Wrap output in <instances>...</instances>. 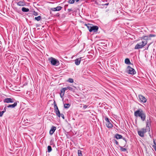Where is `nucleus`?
Segmentation results:
<instances>
[{"label":"nucleus","mask_w":156,"mask_h":156,"mask_svg":"<svg viewBox=\"0 0 156 156\" xmlns=\"http://www.w3.org/2000/svg\"><path fill=\"white\" fill-rule=\"evenodd\" d=\"M68 81L69 83H73V79H72V78H69L68 80Z\"/></svg>","instance_id":"bb28decb"},{"label":"nucleus","mask_w":156,"mask_h":156,"mask_svg":"<svg viewBox=\"0 0 156 156\" xmlns=\"http://www.w3.org/2000/svg\"><path fill=\"white\" fill-rule=\"evenodd\" d=\"M76 2H78L79 1V0H75Z\"/></svg>","instance_id":"a18cd8bd"},{"label":"nucleus","mask_w":156,"mask_h":156,"mask_svg":"<svg viewBox=\"0 0 156 156\" xmlns=\"http://www.w3.org/2000/svg\"><path fill=\"white\" fill-rule=\"evenodd\" d=\"M98 27L97 26H93L92 25V28L90 29V32L93 31L94 32H96L98 31Z\"/></svg>","instance_id":"6e6552de"},{"label":"nucleus","mask_w":156,"mask_h":156,"mask_svg":"<svg viewBox=\"0 0 156 156\" xmlns=\"http://www.w3.org/2000/svg\"><path fill=\"white\" fill-rule=\"evenodd\" d=\"M153 142L154 143V144L156 145V144L155 143V141H154V140Z\"/></svg>","instance_id":"a19ab883"},{"label":"nucleus","mask_w":156,"mask_h":156,"mask_svg":"<svg viewBox=\"0 0 156 156\" xmlns=\"http://www.w3.org/2000/svg\"><path fill=\"white\" fill-rule=\"evenodd\" d=\"M85 25L87 27V28L90 31V29H91L92 28V24H85Z\"/></svg>","instance_id":"6ab92c4d"},{"label":"nucleus","mask_w":156,"mask_h":156,"mask_svg":"<svg viewBox=\"0 0 156 156\" xmlns=\"http://www.w3.org/2000/svg\"><path fill=\"white\" fill-rule=\"evenodd\" d=\"M70 106V105L69 104H66L64 105V108H69Z\"/></svg>","instance_id":"5701e85b"},{"label":"nucleus","mask_w":156,"mask_h":156,"mask_svg":"<svg viewBox=\"0 0 156 156\" xmlns=\"http://www.w3.org/2000/svg\"><path fill=\"white\" fill-rule=\"evenodd\" d=\"M150 45V44H149V45H148V46L147 48V49H147L148 48V47H149V45Z\"/></svg>","instance_id":"c03bdc74"},{"label":"nucleus","mask_w":156,"mask_h":156,"mask_svg":"<svg viewBox=\"0 0 156 156\" xmlns=\"http://www.w3.org/2000/svg\"><path fill=\"white\" fill-rule=\"evenodd\" d=\"M126 71V73L132 75L135 74L136 73V72L135 69L130 67L129 66H127Z\"/></svg>","instance_id":"39448f33"},{"label":"nucleus","mask_w":156,"mask_h":156,"mask_svg":"<svg viewBox=\"0 0 156 156\" xmlns=\"http://www.w3.org/2000/svg\"><path fill=\"white\" fill-rule=\"evenodd\" d=\"M114 137L117 139H119L122 138V136L121 135L117 133L115 135Z\"/></svg>","instance_id":"4468645a"},{"label":"nucleus","mask_w":156,"mask_h":156,"mask_svg":"<svg viewBox=\"0 0 156 156\" xmlns=\"http://www.w3.org/2000/svg\"><path fill=\"white\" fill-rule=\"evenodd\" d=\"M60 116H61L62 117L63 119H65V117H64V115L63 114H60Z\"/></svg>","instance_id":"473e14b6"},{"label":"nucleus","mask_w":156,"mask_h":156,"mask_svg":"<svg viewBox=\"0 0 156 156\" xmlns=\"http://www.w3.org/2000/svg\"><path fill=\"white\" fill-rule=\"evenodd\" d=\"M147 36H143L141 37V42L138 43L135 46V49H138L142 48L145 46L147 44V41L148 40V37Z\"/></svg>","instance_id":"f257e3e1"},{"label":"nucleus","mask_w":156,"mask_h":156,"mask_svg":"<svg viewBox=\"0 0 156 156\" xmlns=\"http://www.w3.org/2000/svg\"><path fill=\"white\" fill-rule=\"evenodd\" d=\"M138 98L142 102L145 103L147 101V99L146 98L142 95H139Z\"/></svg>","instance_id":"423d86ee"},{"label":"nucleus","mask_w":156,"mask_h":156,"mask_svg":"<svg viewBox=\"0 0 156 156\" xmlns=\"http://www.w3.org/2000/svg\"><path fill=\"white\" fill-rule=\"evenodd\" d=\"M17 105V103L16 102L14 103L12 105H9L7 106V108H14Z\"/></svg>","instance_id":"dca6fc26"},{"label":"nucleus","mask_w":156,"mask_h":156,"mask_svg":"<svg viewBox=\"0 0 156 156\" xmlns=\"http://www.w3.org/2000/svg\"><path fill=\"white\" fill-rule=\"evenodd\" d=\"M155 36V35L150 34L149 36H147L149 37H148V40L151 39L150 37H154Z\"/></svg>","instance_id":"a878e982"},{"label":"nucleus","mask_w":156,"mask_h":156,"mask_svg":"<svg viewBox=\"0 0 156 156\" xmlns=\"http://www.w3.org/2000/svg\"><path fill=\"white\" fill-rule=\"evenodd\" d=\"M105 120L106 121V123L110 122L108 118H105Z\"/></svg>","instance_id":"2f4dec72"},{"label":"nucleus","mask_w":156,"mask_h":156,"mask_svg":"<svg viewBox=\"0 0 156 156\" xmlns=\"http://www.w3.org/2000/svg\"><path fill=\"white\" fill-rule=\"evenodd\" d=\"M66 88V90H71V91H73V88H72V87H65Z\"/></svg>","instance_id":"412c9836"},{"label":"nucleus","mask_w":156,"mask_h":156,"mask_svg":"<svg viewBox=\"0 0 156 156\" xmlns=\"http://www.w3.org/2000/svg\"><path fill=\"white\" fill-rule=\"evenodd\" d=\"M16 4L18 6H23L26 5V3L24 0L20 1L17 2Z\"/></svg>","instance_id":"0eeeda50"},{"label":"nucleus","mask_w":156,"mask_h":156,"mask_svg":"<svg viewBox=\"0 0 156 156\" xmlns=\"http://www.w3.org/2000/svg\"><path fill=\"white\" fill-rule=\"evenodd\" d=\"M56 129V127L55 126H52L49 131L50 135H52L55 132Z\"/></svg>","instance_id":"f8f14e48"},{"label":"nucleus","mask_w":156,"mask_h":156,"mask_svg":"<svg viewBox=\"0 0 156 156\" xmlns=\"http://www.w3.org/2000/svg\"><path fill=\"white\" fill-rule=\"evenodd\" d=\"M82 58L80 57L75 60V63L76 65H78L80 64Z\"/></svg>","instance_id":"ddd939ff"},{"label":"nucleus","mask_w":156,"mask_h":156,"mask_svg":"<svg viewBox=\"0 0 156 156\" xmlns=\"http://www.w3.org/2000/svg\"><path fill=\"white\" fill-rule=\"evenodd\" d=\"M62 8L61 6H58L55 8H52L51 9V10L53 11H59Z\"/></svg>","instance_id":"9d476101"},{"label":"nucleus","mask_w":156,"mask_h":156,"mask_svg":"<svg viewBox=\"0 0 156 156\" xmlns=\"http://www.w3.org/2000/svg\"><path fill=\"white\" fill-rule=\"evenodd\" d=\"M49 60L51 62L52 65L55 66H57L59 65V62L58 60L52 57L49 58Z\"/></svg>","instance_id":"20e7f679"},{"label":"nucleus","mask_w":156,"mask_h":156,"mask_svg":"<svg viewBox=\"0 0 156 156\" xmlns=\"http://www.w3.org/2000/svg\"><path fill=\"white\" fill-rule=\"evenodd\" d=\"M87 106L86 105H84L83 106V108L85 109L86 108H87Z\"/></svg>","instance_id":"72a5a7b5"},{"label":"nucleus","mask_w":156,"mask_h":156,"mask_svg":"<svg viewBox=\"0 0 156 156\" xmlns=\"http://www.w3.org/2000/svg\"><path fill=\"white\" fill-rule=\"evenodd\" d=\"M125 63L127 64H131V62L129 59L128 58H126L125 59Z\"/></svg>","instance_id":"aec40b11"},{"label":"nucleus","mask_w":156,"mask_h":156,"mask_svg":"<svg viewBox=\"0 0 156 156\" xmlns=\"http://www.w3.org/2000/svg\"><path fill=\"white\" fill-rule=\"evenodd\" d=\"M22 10L24 12H27L29 11V9L25 7H23L22 9Z\"/></svg>","instance_id":"a211bd4d"},{"label":"nucleus","mask_w":156,"mask_h":156,"mask_svg":"<svg viewBox=\"0 0 156 156\" xmlns=\"http://www.w3.org/2000/svg\"><path fill=\"white\" fill-rule=\"evenodd\" d=\"M68 6V5H65V8H66Z\"/></svg>","instance_id":"79ce46f5"},{"label":"nucleus","mask_w":156,"mask_h":156,"mask_svg":"<svg viewBox=\"0 0 156 156\" xmlns=\"http://www.w3.org/2000/svg\"><path fill=\"white\" fill-rule=\"evenodd\" d=\"M134 115L137 118L140 117L141 120L143 121H144L146 119V114L141 109H140L135 111Z\"/></svg>","instance_id":"f03ea898"},{"label":"nucleus","mask_w":156,"mask_h":156,"mask_svg":"<svg viewBox=\"0 0 156 156\" xmlns=\"http://www.w3.org/2000/svg\"><path fill=\"white\" fill-rule=\"evenodd\" d=\"M68 10L69 11V12H70L72 11V9H68Z\"/></svg>","instance_id":"c9c22d12"},{"label":"nucleus","mask_w":156,"mask_h":156,"mask_svg":"<svg viewBox=\"0 0 156 156\" xmlns=\"http://www.w3.org/2000/svg\"><path fill=\"white\" fill-rule=\"evenodd\" d=\"M113 140L114 141V142L116 144V145H119V143L116 140L114 139Z\"/></svg>","instance_id":"c756f323"},{"label":"nucleus","mask_w":156,"mask_h":156,"mask_svg":"<svg viewBox=\"0 0 156 156\" xmlns=\"http://www.w3.org/2000/svg\"><path fill=\"white\" fill-rule=\"evenodd\" d=\"M122 139H123V140H124L126 142V140L125 138L122 137Z\"/></svg>","instance_id":"ea45409f"},{"label":"nucleus","mask_w":156,"mask_h":156,"mask_svg":"<svg viewBox=\"0 0 156 156\" xmlns=\"http://www.w3.org/2000/svg\"><path fill=\"white\" fill-rule=\"evenodd\" d=\"M109 4V3H106V4H105V5H108Z\"/></svg>","instance_id":"37998d69"},{"label":"nucleus","mask_w":156,"mask_h":156,"mask_svg":"<svg viewBox=\"0 0 156 156\" xmlns=\"http://www.w3.org/2000/svg\"><path fill=\"white\" fill-rule=\"evenodd\" d=\"M6 107H5L4 108L3 111H2L4 112V113L6 111Z\"/></svg>","instance_id":"f704fd0d"},{"label":"nucleus","mask_w":156,"mask_h":156,"mask_svg":"<svg viewBox=\"0 0 156 156\" xmlns=\"http://www.w3.org/2000/svg\"><path fill=\"white\" fill-rule=\"evenodd\" d=\"M3 101L5 103H9L13 102V100L11 98H6L4 99Z\"/></svg>","instance_id":"9b49d317"},{"label":"nucleus","mask_w":156,"mask_h":156,"mask_svg":"<svg viewBox=\"0 0 156 156\" xmlns=\"http://www.w3.org/2000/svg\"><path fill=\"white\" fill-rule=\"evenodd\" d=\"M66 89L65 88H62L60 90V96L61 98H62L63 96L64 95L65 92L66 90Z\"/></svg>","instance_id":"1a4fd4ad"},{"label":"nucleus","mask_w":156,"mask_h":156,"mask_svg":"<svg viewBox=\"0 0 156 156\" xmlns=\"http://www.w3.org/2000/svg\"><path fill=\"white\" fill-rule=\"evenodd\" d=\"M52 151V148L51 146H48V152H50Z\"/></svg>","instance_id":"b1692460"},{"label":"nucleus","mask_w":156,"mask_h":156,"mask_svg":"<svg viewBox=\"0 0 156 156\" xmlns=\"http://www.w3.org/2000/svg\"><path fill=\"white\" fill-rule=\"evenodd\" d=\"M41 19V16H39L37 17H35L34 18V19L37 21H39Z\"/></svg>","instance_id":"4be33fe9"},{"label":"nucleus","mask_w":156,"mask_h":156,"mask_svg":"<svg viewBox=\"0 0 156 156\" xmlns=\"http://www.w3.org/2000/svg\"><path fill=\"white\" fill-rule=\"evenodd\" d=\"M4 113V111H0V117H1L3 115V113Z\"/></svg>","instance_id":"7c9ffc66"},{"label":"nucleus","mask_w":156,"mask_h":156,"mask_svg":"<svg viewBox=\"0 0 156 156\" xmlns=\"http://www.w3.org/2000/svg\"><path fill=\"white\" fill-rule=\"evenodd\" d=\"M120 147L121 150L122 151L125 152L126 151V149L125 148H123L122 147Z\"/></svg>","instance_id":"cd10ccee"},{"label":"nucleus","mask_w":156,"mask_h":156,"mask_svg":"<svg viewBox=\"0 0 156 156\" xmlns=\"http://www.w3.org/2000/svg\"><path fill=\"white\" fill-rule=\"evenodd\" d=\"M106 125L108 128H112L113 126L112 124L110 122L106 123Z\"/></svg>","instance_id":"f3484780"},{"label":"nucleus","mask_w":156,"mask_h":156,"mask_svg":"<svg viewBox=\"0 0 156 156\" xmlns=\"http://www.w3.org/2000/svg\"><path fill=\"white\" fill-rule=\"evenodd\" d=\"M55 109L58 108L57 105L54 106Z\"/></svg>","instance_id":"4c0bfd02"},{"label":"nucleus","mask_w":156,"mask_h":156,"mask_svg":"<svg viewBox=\"0 0 156 156\" xmlns=\"http://www.w3.org/2000/svg\"><path fill=\"white\" fill-rule=\"evenodd\" d=\"M54 106L57 105L56 104V102H55V101H54Z\"/></svg>","instance_id":"e433bc0d"},{"label":"nucleus","mask_w":156,"mask_h":156,"mask_svg":"<svg viewBox=\"0 0 156 156\" xmlns=\"http://www.w3.org/2000/svg\"><path fill=\"white\" fill-rule=\"evenodd\" d=\"M74 1H75V0H69V3L71 4H73L74 3Z\"/></svg>","instance_id":"c85d7f7f"},{"label":"nucleus","mask_w":156,"mask_h":156,"mask_svg":"<svg viewBox=\"0 0 156 156\" xmlns=\"http://www.w3.org/2000/svg\"><path fill=\"white\" fill-rule=\"evenodd\" d=\"M34 14L35 16H37V12H34Z\"/></svg>","instance_id":"58836bf2"},{"label":"nucleus","mask_w":156,"mask_h":156,"mask_svg":"<svg viewBox=\"0 0 156 156\" xmlns=\"http://www.w3.org/2000/svg\"><path fill=\"white\" fill-rule=\"evenodd\" d=\"M55 112L57 115L59 117H60V113L58 108L55 109Z\"/></svg>","instance_id":"2eb2a0df"},{"label":"nucleus","mask_w":156,"mask_h":156,"mask_svg":"<svg viewBox=\"0 0 156 156\" xmlns=\"http://www.w3.org/2000/svg\"><path fill=\"white\" fill-rule=\"evenodd\" d=\"M78 156H82V151L80 150H78Z\"/></svg>","instance_id":"393cba45"},{"label":"nucleus","mask_w":156,"mask_h":156,"mask_svg":"<svg viewBox=\"0 0 156 156\" xmlns=\"http://www.w3.org/2000/svg\"><path fill=\"white\" fill-rule=\"evenodd\" d=\"M148 122H147V125L146 126V128H142L140 130L138 131V133L139 135L141 137H143L144 136V134L147 132V128H149V131H150V128H149Z\"/></svg>","instance_id":"7ed1b4c3"}]
</instances>
